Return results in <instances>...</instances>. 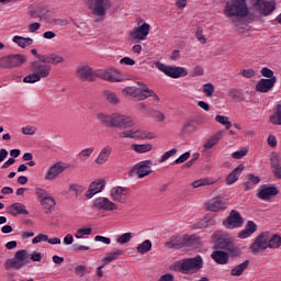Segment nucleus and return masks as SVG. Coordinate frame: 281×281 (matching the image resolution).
I'll return each mask as SVG.
<instances>
[{"instance_id": "obj_1", "label": "nucleus", "mask_w": 281, "mask_h": 281, "mask_svg": "<svg viewBox=\"0 0 281 281\" xmlns=\"http://www.w3.org/2000/svg\"><path fill=\"white\" fill-rule=\"evenodd\" d=\"M31 71V74L23 78V82H25L26 85H34L35 82H41L43 78L49 77V74H52V66L43 61H32Z\"/></svg>"}, {"instance_id": "obj_2", "label": "nucleus", "mask_w": 281, "mask_h": 281, "mask_svg": "<svg viewBox=\"0 0 281 281\" xmlns=\"http://www.w3.org/2000/svg\"><path fill=\"white\" fill-rule=\"evenodd\" d=\"M85 3L94 16L95 23H104L106 20V12L111 9V0H85Z\"/></svg>"}, {"instance_id": "obj_3", "label": "nucleus", "mask_w": 281, "mask_h": 281, "mask_svg": "<svg viewBox=\"0 0 281 281\" xmlns=\"http://www.w3.org/2000/svg\"><path fill=\"white\" fill-rule=\"evenodd\" d=\"M224 14L226 16H247L249 14V9L247 8V0H229L225 8Z\"/></svg>"}, {"instance_id": "obj_4", "label": "nucleus", "mask_w": 281, "mask_h": 281, "mask_svg": "<svg viewBox=\"0 0 281 281\" xmlns=\"http://www.w3.org/2000/svg\"><path fill=\"white\" fill-rule=\"evenodd\" d=\"M27 63V56L23 54H11L0 58L1 69H16Z\"/></svg>"}, {"instance_id": "obj_5", "label": "nucleus", "mask_w": 281, "mask_h": 281, "mask_svg": "<svg viewBox=\"0 0 281 281\" xmlns=\"http://www.w3.org/2000/svg\"><path fill=\"white\" fill-rule=\"evenodd\" d=\"M177 267L181 269L182 273H188L189 271H199L203 269V257L198 255L196 257L182 259L177 262Z\"/></svg>"}, {"instance_id": "obj_6", "label": "nucleus", "mask_w": 281, "mask_h": 281, "mask_svg": "<svg viewBox=\"0 0 281 281\" xmlns=\"http://www.w3.org/2000/svg\"><path fill=\"white\" fill-rule=\"evenodd\" d=\"M155 67L169 78H183V76H188V70L183 67L168 66L161 61H156Z\"/></svg>"}, {"instance_id": "obj_7", "label": "nucleus", "mask_w": 281, "mask_h": 281, "mask_svg": "<svg viewBox=\"0 0 281 281\" xmlns=\"http://www.w3.org/2000/svg\"><path fill=\"white\" fill-rule=\"evenodd\" d=\"M136 85H138L139 88L137 87H126L122 90L123 95H131L135 100H138V102H142L146 100L145 93H150L148 91V86L146 83L137 81Z\"/></svg>"}, {"instance_id": "obj_8", "label": "nucleus", "mask_w": 281, "mask_h": 281, "mask_svg": "<svg viewBox=\"0 0 281 281\" xmlns=\"http://www.w3.org/2000/svg\"><path fill=\"white\" fill-rule=\"evenodd\" d=\"M153 172V160H143L136 164L130 171L128 177L137 175L138 179H144Z\"/></svg>"}, {"instance_id": "obj_9", "label": "nucleus", "mask_w": 281, "mask_h": 281, "mask_svg": "<svg viewBox=\"0 0 281 281\" xmlns=\"http://www.w3.org/2000/svg\"><path fill=\"white\" fill-rule=\"evenodd\" d=\"M27 265V251L19 250L15 252L14 258L5 261V269H21Z\"/></svg>"}, {"instance_id": "obj_10", "label": "nucleus", "mask_w": 281, "mask_h": 281, "mask_svg": "<svg viewBox=\"0 0 281 281\" xmlns=\"http://www.w3.org/2000/svg\"><path fill=\"white\" fill-rule=\"evenodd\" d=\"M135 121L132 116L112 113V128H133Z\"/></svg>"}, {"instance_id": "obj_11", "label": "nucleus", "mask_w": 281, "mask_h": 281, "mask_svg": "<svg viewBox=\"0 0 281 281\" xmlns=\"http://www.w3.org/2000/svg\"><path fill=\"white\" fill-rule=\"evenodd\" d=\"M249 249L251 254H260V251L269 249V232L259 234L250 245Z\"/></svg>"}, {"instance_id": "obj_12", "label": "nucleus", "mask_w": 281, "mask_h": 281, "mask_svg": "<svg viewBox=\"0 0 281 281\" xmlns=\"http://www.w3.org/2000/svg\"><path fill=\"white\" fill-rule=\"evenodd\" d=\"M101 78L108 82H122V77L120 72L115 69H98L94 70V80Z\"/></svg>"}, {"instance_id": "obj_13", "label": "nucleus", "mask_w": 281, "mask_h": 281, "mask_svg": "<svg viewBox=\"0 0 281 281\" xmlns=\"http://www.w3.org/2000/svg\"><path fill=\"white\" fill-rule=\"evenodd\" d=\"M77 78L87 82H95V70L87 64H81L76 71Z\"/></svg>"}, {"instance_id": "obj_14", "label": "nucleus", "mask_w": 281, "mask_h": 281, "mask_svg": "<svg viewBox=\"0 0 281 281\" xmlns=\"http://www.w3.org/2000/svg\"><path fill=\"white\" fill-rule=\"evenodd\" d=\"M245 221L238 211L232 210L227 218L224 221V226L226 229H236L243 227Z\"/></svg>"}, {"instance_id": "obj_15", "label": "nucleus", "mask_w": 281, "mask_h": 281, "mask_svg": "<svg viewBox=\"0 0 281 281\" xmlns=\"http://www.w3.org/2000/svg\"><path fill=\"white\" fill-rule=\"evenodd\" d=\"M254 7L263 16H269L276 10V0H256Z\"/></svg>"}, {"instance_id": "obj_16", "label": "nucleus", "mask_w": 281, "mask_h": 281, "mask_svg": "<svg viewBox=\"0 0 281 281\" xmlns=\"http://www.w3.org/2000/svg\"><path fill=\"white\" fill-rule=\"evenodd\" d=\"M148 34H150V24L145 22L131 32V37L133 38V41L140 43V41H146Z\"/></svg>"}, {"instance_id": "obj_17", "label": "nucleus", "mask_w": 281, "mask_h": 281, "mask_svg": "<svg viewBox=\"0 0 281 281\" xmlns=\"http://www.w3.org/2000/svg\"><path fill=\"white\" fill-rule=\"evenodd\" d=\"M95 210H103L104 212H113L117 210V204L113 203L109 198L99 196L93 201Z\"/></svg>"}, {"instance_id": "obj_18", "label": "nucleus", "mask_w": 281, "mask_h": 281, "mask_svg": "<svg viewBox=\"0 0 281 281\" xmlns=\"http://www.w3.org/2000/svg\"><path fill=\"white\" fill-rule=\"evenodd\" d=\"M279 193L278 188L263 184L258 189L256 196L261 201H269L272 196H278Z\"/></svg>"}, {"instance_id": "obj_19", "label": "nucleus", "mask_w": 281, "mask_h": 281, "mask_svg": "<svg viewBox=\"0 0 281 281\" xmlns=\"http://www.w3.org/2000/svg\"><path fill=\"white\" fill-rule=\"evenodd\" d=\"M227 201L221 196L213 198L210 200L205 207L209 212H222L223 210H227Z\"/></svg>"}, {"instance_id": "obj_20", "label": "nucleus", "mask_w": 281, "mask_h": 281, "mask_svg": "<svg viewBox=\"0 0 281 281\" xmlns=\"http://www.w3.org/2000/svg\"><path fill=\"white\" fill-rule=\"evenodd\" d=\"M278 82V78H272V79H260L256 86L255 89L259 93H269L273 87H276V83Z\"/></svg>"}, {"instance_id": "obj_21", "label": "nucleus", "mask_w": 281, "mask_h": 281, "mask_svg": "<svg viewBox=\"0 0 281 281\" xmlns=\"http://www.w3.org/2000/svg\"><path fill=\"white\" fill-rule=\"evenodd\" d=\"M66 169H67V167L65 166V164L57 162L48 169V171L45 176V179L47 181H54V179H56V177H58V175L65 172Z\"/></svg>"}, {"instance_id": "obj_22", "label": "nucleus", "mask_w": 281, "mask_h": 281, "mask_svg": "<svg viewBox=\"0 0 281 281\" xmlns=\"http://www.w3.org/2000/svg\"><path fill=\"white\" fill-rule=\"evenodd\" d=\"M270 166L272 168V175L276 177V179H281V162L278 153H272L270 155Z\"/></svg>"}, {"instance_id": "obj_23", "label": "nucleus", "mask_w": 281, "mask_h": 281, "mask_svg": "<svg viewBox=\"0 0 281 281\" xmlns=\"http://www.w3.org/2000/svg\"><path fill=\"white\" fill-rule=\"evenodd\" d=\"M106 186V183L104 182V180H99V181H94L90 184L86 196L87 199H93V196H95V194L102 192V190H104V187Z\"/></svg>"}, {"instance_id": "obj_24", "label": "nucleus", "mask_w": 281, "mask_h": 281, "mask_svg": "<svg viewBox=\"0 0 281 281\" xmlns=\"http://www.w3.org/2000/svg\"><path fill=\"white\" fill-rule=\"evenodd\" d=\"M127 192H128L127 188L114 187L111 190L110 196L113 201H117L119 203H124V201H126L124 196H126Z\"/></svg>"}, {"instance_id": "obj_25", "label": "nucleus", "mask_w": 281, "mask_h": 281, "mask_svg": "<svg viewBox=\"0 0 281 281\" xmlns=\"http://www.w3.org/2000/svg\"><path fill=\"white\" fill-rule=\"evenodd\" d=\"M212 260L217 265H228L229 262V252L225 250H214L211 255Z\"/></svg>"}, {"instance_id": "obj_26", "label": "nucleus", "mask_w": 281, "mask_h": 281, "mask_svg": "<svg viewBox=\"0 0 281 281\" xmlns=\"http://www.w3.org/2000/svg\"><path fill=\"white\" fill-rule=\"evenodd\" d=\"M111 153H113V147L111 145L104 146L95 158V164L102 166L109 161V157H111Z\"/></svg>"}, {"instance_id": "obj_27", "label": "nucleus", "mask_w": 281, "mask_h": 281, "mask_svg": "<svg viewBox=\"0 0 281 281\" xmlns=\"http://www.w3.org/2000/svg\"><path fill=\"white\" fill-rule=\"evenodd\" d=\"M8 214H11V216H19V214H24V216H27L30 212H27V209H25V205L23 203H13L7 209Z\"/></svg>"}, {"instance_id": "obj_28", "label": "nucleus", "mask_w": 281, "mask_h": 281, "mask_svg": "<svg viewBox=\"0 0 281 281\" xmlns=\"http://www.w3.org/2000/svg\"><path fill=\"white\" fill-rule=\"evenodd\" d=\"M243 170H245V165L237 166L226 178L227 186H234L238 181L240 175H243Z\"/></svg>"}, {"instance_id": "obj_29", "label": "nucleus", "mask_w": 281, "mask_h": 281, "mask_svg": "<svg viewBox=\"0 0 281 281\" xmlns=\"http://www.w3.org/2000/svg\"><path fill=\"white\" fill-rule=\"evenodd\" d=\"M42 63H46V65H60V64L65 63V57H63L56 53H53L50 55H44Z\"/></svg>"}, {"instance_id": "obj_30", "label": "nucleus", "mask_w": 281, "mask_h": 281, "mask_svg": "<svg viewBox=\"0 0 281 281\" xmlns=\"http://www.w3.org/2000/svg\"><path fill=\"white\" fill-rule=\"evenodd\" d=\"M13 43H15V45L18 47H21L22 49H25V47L33 45L34 44V40L31 37H23L20 35H15L12 38Z\"/></svg>"}, {"instance_id": "obj_31", "label": "nucleus", "mask_w": 281, "mask_h": 281, "mask_svg": "<svg viewBox=\"0 0 281 281\" xmlns=\"http://www.w3.org/2000/svg\"><path fill=\"white\" fill-rule=\"evenodd\" d=\"M248 268H249V260H245L244 262L239 263L238 266H235L231 270V276H233L234 278H240V276H243Z\"/></svg>"}, {"instance_id": "obj_32", "label": "nucleus", "mask_w": 281, "mask_h": 281, "mask_svg": "<svg viewBox=\"0 0 281 281\" xmlns=\"http://www.w3.org/2000/svg\"><path fill=\"white\" fill-rule=\"evenodd\" d=\"M40 203L41 205H43L45 210H47V214H52L54 207H56V200L52 195H48L47 198L40 200Z\"/></svg>"}, {"instance_id": "obj_33", "label": "nucleus", "mask_w": 281, "mask_h": 281, "mask_svg": "<svg viewBox=\"0 0 281 281\" xmlns=\"http://www.w3.org/2000/svg\"><path fill=\"white\" fill-rule=\"evenodd\" d=\"M221 137H223V131L217 132L213 136H211L205 143L204 148L205 150H210V148H214L218 142H221Z\"/></svg>"}, {"instance_id": "obj_34", "label": "nucleus", "mask_w": 281, "mask_h": 281, "mask_svg": "<svg viewBox=\"0 0 281 281\" xmlns=\"http://www.w3.org/2000/svg\"><path fill=\"white\" fill-rule=\"evenodd\" d=\"M97 120H98V122H100V124H102V126L112 128L113 114L98 113Z\"/></svg>"}, {"instance_id": "obj_35", "label": "nucleus", "mask_w": 281, "mask_h": 281, "mask_svg": "<svg viewBox=\"0 0 281 281\" xmlns=\"http://www.w3.org/2000/svg\"><path fill=\"white\" fill-rule=\"evenodd\" d=\"M281 247V237L278 234H274L271 236V233H269V239H268V248L269 249H280Z\"/></svg>"}, {"instance_id": "obj_36", "label": "nucleus", "mask_w": 281, "mask_h": 281, "mask_svg": "<svg viewBox=\"0 0 281 281\" xmlns=\"http://www.w3.org/2000/svg\"><path fill=\"white\" fill-rule=\"evenodd\" d=\"M270 123L274 126H281V103L277 105L273 114L270 116Z\"/></svg>"}, {"instance_id": "obj_37", "label": "nucleus", "mask_w": 281, "mask_h": 281, "mask_svg": "<svg viewBox=\"0 0 281 281\" xmlns=\"http://www.w3.org/2000/svg\"><path fill=\"white\" fill-rule=\"evenodd\" d=\"M232 244L233 241H231L229 238L220 237L216 240L215 249H224L225 251H227Z\"/></svg>"}, {"instance_id": "obj_38", "label": "nucleus", "mask_w": 281, "mask_h": 281, "mask_svg": "<svg viewBox=\"0 0 281 281\" xmlns=\"http://www.w3.org/2000/svg\"><path fill=\"white\" fill-rule=\"evenodd\" d=\"M132 149L135 153H150L153 150V144H133Z\"/></svg>"}, {"instance_id": "obj_39", "label": "nucleus", "mask_w": 281, "mask_h": 281, "mask_svg": "<svg viewBox=\"0 0 281 281\" xmlns=\"http://www.w3.org/2000/svg\"><path fill=\"white\" fill-rule=\"evenodd\" d=\"M103 95L106 102H109V104H113V105L120 104V98L114 92L106 90L103 92Z\"/></svg>"}, {"instance_id": "obj_40", "label": "nucleus", "mask_w": 281, "mask_h": 281, "mask_svg": "<svg viewBox=\"0 0 281 281\" xmlns=\"http://www.w3.org/2000/svg\"><path fill=\"white\" fill-rule=\"evenodd\" d=\"M226 252L228 254V258H239V256H243V250L240 247L234 245V243L227 248Z\"/></svg>"}, {"instance_id": "obj_41", "label": "nucleus", "mask_w": 281, "mask_h": 281, "mask_svg": "<svg viewBox=\"0 0 281 281\" xmlns=\"http://www.w3.org/2000/svg\"><path fill=\"white\" fill-rule=\"evenodd\" d=\"M94 151L95 148L93 147L85 148L81 151H79L77 157L80 159V161H88V159L91 157V155H93Z\"/></svg>"}, {"instance_id": "obj_42", "label": "nucleus", "mask_w": 281, "mask_h": 281, "mask_svg": "<svg viewBox=\"0 0 281 281\" xmlns=\"http://www.w3.org/2000/svg\"><path fill=\"white\" fill-rule=\"evenodd\" d=\"M136 249L138 254H148V251L153 249V241H150V239H146L144 243L139 244Z\"/></svg>"}, {"instance_id": "obj_43", "label": "nucleus", "mask_w": 281, "mask_h": 281, "mask_svg": "<svg viewBox=\"0 0 281 281\" xmlns=\"http://www.w3.org/2000/svg\"><path fill=\"white\" fill-rule=\"evenodd\" d=\"M92 233H93V228L91 227L79 228L75 233V238L82 239L85 238V236H91Z\"/></svg>"}, {"instance_id": "obj_44", "label": "nucleus", "mask_w": 281, "mask_h": 281, "mask_svg": "<svg viewBox=\"0 0 281 281\" xmlns=\"http://www.w3.org/2000/svg\"><path fill=\"white\" fill-rule=\"evenodd\" d=\"M205 186H214V181L209 180L207 178L199 179L192 182V188H203Z\"/></svg>"}, {"instance_id": "obj_45", "label": "nucleus", "mask_w": 281, "mask_h": 281, "mask_svg": "<svg viewBox=\"0 0 281 281\" xmlns=\"http://www.w3.org/2000/svg\"><path fill=\"white\" fill-rule=\"evenodd\" d=\"M155 135L148 131L136 130V139H154Z\"/></svg>"}, {"instance_id": "obj_46", "label": "nucleus", "mask_w": 281, "mask_h": 281, "mask_svg": "<svg viewBox=\"0 0 281 281\" xmlns=\"http://www.w3.org/2000/svg\"><path fill=\"white\" fill-rule=\"evenodd\" d=\"M124 250L122 249H116L112 252H110L106 257H105V262H113V260H117V258H120V256H123Z\"/></svg>"}, {"instance_id": "obj_47", "label": "nucleus", "mask_w": 281, "mask_h": 281, "mask_svg": "<svg viewBox=\"0 0 281 281\" xmlns=\"http://www.w3.org/2000/svg\"><path fill=\"white\" fill-rule=\"evenodd\" d=\"M195 243H199V237L196 235H184L182 237V245H195Z\"/></svg>"}, {"instance_id": "obj_48", "label": "nucleus", "mask_w": 281, "mask_h": 281, "mask_svg": "<svg viewBox=\"0 0 281 281\" xmlns=\"http://www.w3.org/2000/svg\"><path fill=\"white\" fill-rule=\"evenodd\" d=\"M215 120L225 126L226 131H229L232 128V122H229V117L223 116V115H216Z\"/></svg>"}, {"instance_id": "obj_49", "label": "nucleus", "mask_w": 281, "mask_h": 281, "mask_svg": "<svg viewBox=\"0 0 281 281\" xmlns=\"http://www.w3.org/2000/svg\"><path fill=\"white\" fill-rule=\"evenodd\" d=\"M131 240H133V233H125L117 237L116 243L120 245H126V243H131Z\"/></svg>"}, {"instance_id": "obj_50", "label": "nucleus", "mask_w": 281, "mask_h": 281, "mask_svg": "<svg viewBox=\"0 0 281 281\" xmlns=\"http://www.w3.org/2000/svg\"><path fill=\"white\" fill-rule=\"evenodd\" d=\"M69 192H71L75 196H80V194H82V192H85V188H82V186H78V184H70L69 186Z\"/></svg>"}, {"instance_id": "obj_51", "label": "nucleus", "mask_w": 281, "mask_h": 281, "mask_svg": "<svg viewBox=\"0 0 281 281\" xmlns=\"http://www.w3.org/2000/svg\"><path fill=\"white\" fill-rule=\"evenodd\" d=\"M173 155H177V148H172L171 150L166 151L159 159V164H164V161H168L170 157H173Z\"/></svg>"}, {"instance_id": "obj_52", "label": "nucleus", "mask_w": 281, "mask_h": 281, "mask_svg": "<svg viewBox=\"0 0 281 281\" xmlns=\"http://www.w3.org/2000/svg\"><path fill=\"white\" fill-rule=\"evenodd\" d=\"M203 93H205L206 98H212L214 94V85L212 83H205L202 88Z\"/></svg>"}, {"instance_id": "obj_53", "label": "nucleus", "mask_w": 281, "mask_h": 281, "mask_svg": "<svg viewBox=\"0 0 281 281\" xmlns=\"http://www.w3.org/2000/svg\"><path fill=\"white\" fill-rule=\"evenodd\" d=\"M196 131V126H194V123L192 121H188L182 126V133H194Z\"/></svg>"}, {"instance_id": "obj_54", "label": "nucleus", "mask_w": 281, "mask_h": 281, "mask_svg": "<svg viewBox=\"0 0 281 281\" xmlns=\"http://www.w3.org/2000/svg\"><path fill=\"white\" fill-rule=\"evenodd\" d=\"M76 276H79V278H85L87 273H89V269H87V266H77L75 268Z\"/></svg>"}, {"instance_id": "obj_55", "label": "nucleus", "mask_w": 281, "mask_h": 281, "mask_svg": "<svg viewBox=\"0 0 281 281\" xmlns=\"http://www.w3.org/2000/svg\"><path fill=\"white\" fill-rule=\"evenodd\" d=\"M120 137H123V138L130 137V139H137L136 130L123 131V132L120 134Z\"/></svg>"}, {"instance_id": "obj_56", "label": "nucleus", "mask_w": 281, "mask_h": 281, "mask_svg": "<svg viewBox=\"0 0 281 281\" xmlns=\"http://www.w3.org/2000/svg\"><path fill=\"white\" fill-rule=\"evenodd\" d=\"M261 76H263V78H268V80H273V78H277L273 76V70H271V68L268 67H263L260 70Z\"/></svg>"}, {"instance_id": "obj_57", "label": "nucleus", "mask_w": 281, "mask_h": 281, "mask_svg": "<svg viewBox=\"0 0 281 281\" xmlns=\"http://www.w3.org/2000/svg\"><path fill=\"white\" fill-rule=\"evenodd\" d=\"M239 76H243V78H254L256 76V70L254 68L250 69H241L239 71Z\"/></svg>"}, {"instance_id": "obj_58", "label": "nucleus", "mask_w": 281, "mask_h": 281, "mask_svg": "<svg viewBox=\"0 0 281 281\" xmlns=\"http://www.w3.org/2000/svg\"><path fill=\"white\" fill-rule=\"evenodd\" d=\"M35 194H36L37 199H40V201H42V199H47L49 196V192H47V190H45L43 188H36Z\"/></svg>"}, {"instance_id": "obj_59", "label": "nucleus", "mask_w": 281, "mask_h": 281, "mask_svg": "<svg viewBox=\"0 0 281 281\" xmlns=\"http://www.w3.org/2000/svg\"><path fill=\"white\" fill-rule=\"evenodd\" d=\"M48 236L46 234H38L32 239L33 245H37V243H47Z\"/></svg>"}, {"instance_id": "obj_60", "label": "nucleus", "mask_w": 281, "mask_h": 281, "mask_svg": "<svg viewBox=\"0 0 281 281\" xmlns=\"http://www.w3.org/2000/svg\"><path fill=\"white\" fill-rule=\"evenodd\" d=\"M195 36H196L198 41H200V43H202V45H205V43H207V37H205V35H203L202 27L196 29Z\"/></svg>"}, {"instance_id": "obj_61", "label": "nucleus", "mask_w": 281, "mask_h": 281, "mask_svg": "<svg viewBox=\"0 0 281 281\" xmlns=\"http://www.w3.org/2000/svg\"><path fill=\"white\" fill-rule=\"evenodd\" d=\"M247 148H241L240 150L234 151L232 154L233 159H243L247 155Z\"/></svg>"}, {"instance_id": "obj_62", "label": "nucleus", "mask_w": 281, "mask_h": 281, "mask_svg": "<svg viewBox=\"0 0 281 281\" xmlns=\"http://www.w3.org/2000/svg\"><path fill=\"white\" fill-rule=\"evenodd\" d=\"M189 159H190V151H186L175 160V164H184V161H188Z\"/></svg>"}, {"instance_id": "obj_63", "label": "nucleus", "mask_w": 281, "mask_h": 281, "mask_svg": "<svg viewBox=\"0 0 281 281\" xmlns=\"http://www.w3.org/2000/svg\"><path fill=\"white\" fill-rule=\"evenodd\" d=\"M247 179L252 186H258V183H260V177L255 176L254 173H248Z\"/></svg>"}, {"instance_id": "obj_64", "label": "nucleus", "mask_w": 281, "mask_h": 281, "mask_svg": "<svg viewBox=\"0 0 281 281\" xmlns=\"http://www.w3.org/2000/svg\"><path fill=\"white\" fill-rule=\"evenodd\" d=\"M245 229H247L248 232H250L251 234H255L256 229H258V225H256L254 223V221H249L246 226Z\"/></svg>"}]
</instances>
